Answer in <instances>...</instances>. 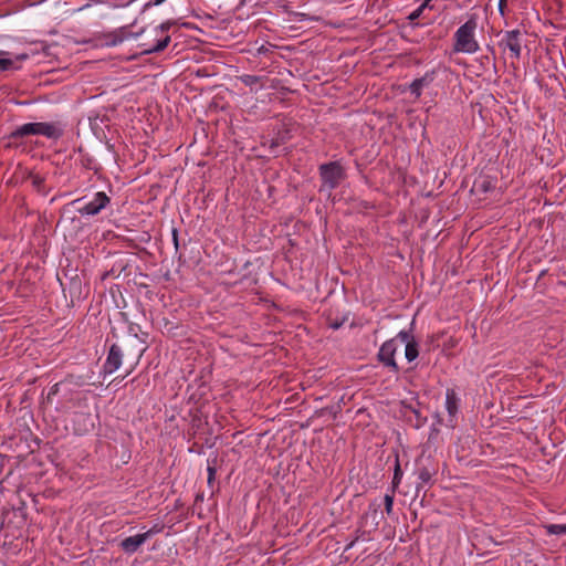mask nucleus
Returning <instances> with one entry per match:
<instances>
[{"label":"nucleus","mask_w":566,"mask_h":566,"mask_svg":"<svg viewBox=\"0 0 566 566\" xmlns=\"http://www.w3.org/2000/svg\"><path fill=\"white\" fill-rule=\"evenodd\" d=\"M478 28V19L471 15L459 29L454 32L453 51L467 54H474L480 50V44L475 39V31Z\"/></svg>","instance_id":"obj_1"},{"label":"nucleus","mask_w":566,"mask_h":566,"mask_svg":"<svg viewBox=\"0 0 566 566\" xmlns=\"http://www.w3.org/2000/svg\"><path fill=\"white\" fill-rule=\"evenodd\" d=\"M28 135H42L51 139H59L63 135V129L55 123L40 122L23 124L11 133L13 138Z\"/></svg>","instance_id":"obj_2"},{"label":"nucleus","mask_w":566,"mask_h":566,"mask_svg":"<svg viewBox=\"0 0 566 566\" xmlns=\"http://www.w3.org/2000/svg\"><path fill=\"white\" fill-rule=\"evenodd\" d=\"M322 180L321 190L332 191L345 179L346 172L339 161L322 164L318 168Z\"/></svg>","instance_id":"obj_3"},{"label":"nucleus","mask_w":566,"mask_h":566,"mask_svg":"<svg viewBox=\"0 0 566 566\" xmlns=\"http://www.w3.org/2000/svg\"><path fill=\"white\" fill-rule=\"evenodd\" d=\"M111 203V198L104 192L98 191L94 197L86 201L85 198H78L72 201V205L77 206L76 211L82 217H93L98 214Z\"/></svg>","instance_id":"obj_4"},{"label":"nucleus","mask_w":566,"mask_h":566,"mask_svg":"<svg viewBox=\"0 0 566 566\" xmlns=\"http://www.w3.org/2000/svg\"><path fill=\"white\" fill-rule=\"evenodd\" d=\"M172 25L171 22L167 21L153 29L154 42L143 43L144 54H154L164 51L170 43V35L168 30Z\"/></svg>","instance_id":"obj_5"},{"label":"nucleus","mask_w":566,"mask_h":566,"mask_svg":"<svg viewBox=\"0 0 566 566\" xmlns=\"http://www.w3.org/2000/svg\"><path fill=\"white\" fill-rule=\"evenodd\" d=\"M438 468L434 464L430 455H421L416 461V471L418 483L416 485L417 492L423 489L426 485L432 484V478L437 474Z\"/></svg>","instance_id":"obj_6"},{"label":"nucleus","mask_w":566,"mask_h":566,"mask_svg":"<svg viewBox=\"0 0 566 566\" xmlns=\"http://www.w3.org/2000/svg\"><path fill=\"white\" fill-rule=\"evenodd\" d=\"M163 530V526L159 524L154 525L151 528L147 530L144 533L136 534L133 536H128L124 538L119 543V547L125 554L133 555L135 554L142 545H144L150 537L154 535L160 533Z\"/></svg>","instance_id":"obj_7"},{"label":"nucleus","mask_w":566,"mask_h":566,"mask_svg":"<svg viewBox=\"0 0 566 566\" xmlns=\"http://www.w3.org/2000/svg\"><path fill=\"white\" fill-rule=\"evenodd\" d=\"M398 348L399 344L397 343V339H388L380 346L377 354L379 363L395 374L399 371L398 364L395 359Z\"/></svg>","instance_id":"obj_8"},{"label":"nucleus","mask_w":566,"mask_h":566,"mask_svg":"<svg viewBox=\"0 0 566 566\" xmlns=\"http://www.w3.org/2000/svg\"><path fill=\"white\" fill-rule=\"evenodd\" d=\"M523 34L520 30L506 31L500 42L501 46H504L511 52V56L518 60L522 53Z\"/></svg>","instance_id":"obj_9"},{"label":"nucleus","mask_w":566,"mask_h":566,"mask_svg":"<svg viewBox=\"0 0 566 566\" xmlns=\"http://www.w3.org/2000/svg\"><path fill=\"white\" fill-rule=\"evenodd\" d=\"M123 357V349L117 344H113L103 365L105 374L115 373L122 366Z\"/></svg>","instance_id":"obj_10"},{"label":"nucleus","mask_w":566,"mask_h":566,"mask_svg":"<svg viewBox=\"0 0 566 566\" xmlns=\"http://www.w3.org/2000/svg\"><path fill=\"white\" fill-rule=\"evenodd\" d=\"M436 78V72L428 71L421 77L415 78L409 85V92L416 97L419 98L422 94L423 88L431 85V83Z\"/></svg>","instance_id":"obj_11"},{"label":"nucleus","mask_w":566,"mask_h":566,"mask_svg":"<svg viewBox=\"0 0 566 566\" xmlns=\"http://www.w3.org/2000/svg\"><path fill=\"white\" fill-rule=\"evenodd\" d=\"M142 32L143 31L133 33L128 27L119 28L107 35V39H108L107 44L111 46H116V45L123 43L125 40H128L130 38H134V39L138 38Z\"/></svg>","instance_id":"obj_12"},{"label":"nucleus","mask_w":566,"mask_h":566,"mask_svg":"<svg viewBox=\"0 0 566 566\" xmlns=\"http://www.w3.org/2000/svg\"><path fill=\"white\" fill-rule=\"evenodd\" d=\"M419 355L418 344L416 340L405 345V357L408 361H413Z\"/></svg>","instance_id":"obj_13"},{"label":"nucleus","mask_w":566,"mask_h":566,"mask_svg":"<svg viewBox=\"0 0 566 566\" xmlns=\"http://www.w3.org/2000/svg\"><path fill=\"white\" fill-rule=\"evenodd\" d=\"M446 406H447V410L448 412L453 416L457 410H458V407H457V398H455V394L453 390H447V394H446Z\"/></svg>","instance_id":"obj_14"},{"label":"nucleus","mask_w":566,"mask_h":566,"mask_svg":"<svg viewBox=\"0 0 566 566\" xmlns=\"http://www.w3.org/2000/svg\"><path fill=\"white\" fill-rule=\"evenodd\" d=\"M239 80L241 81V83H243L245 86H254L255 84H259L261 83L262 81V77L261 76H256V75H251V74H243L239 77Z\"/></svg>","instance_id":"obj_15"},{"label":"nucleus","mask_w":566,"mask_h":566,"mask_svg":"<svg viewBox=\"0 0 566 566\" xmlns=\"http://www.w3.org/2000/svg\"><path fill=\"white\" fill-rule=\"evenodd\" d=\"M392 339H397V343L400 345V344H408V343H411L415 340L413 336L407 332V331H400L396 337H394Z\"/></svg>","instance_id":"obj_16"},{"label":"nucleus","mask_w":566,"mask_h":566,"mask_svg":"<svg viewBox=\"0 0 566 566\" xmlns=\"http://www.w3.org/2000/svg\"><path fill=\"white\" fill-rule=\"evenodd\" d=\"M546 531L552 535L566 534V524H549L546 526Z\"/></svg>","instance_id":"obj_17"},{"label":"nucleus","mask_w":566,"mask_h":566,"mask_svg":"<svg viewBox=\"0 0 566 566\" xmlns=\"http://www.w3.org/2000/svg\"><path fill=\"white\" fill-rule=\"evenodd\" d=\"M401 479H402V471L400 469V464H399V461L398 459L396 460V465H395V472H394V478H392V490L395 491L398 485L400 484L401 482Z\"/></svg>","instance_id":"obj_18"},{"label":"nucleus","mask_w":566,"mask_h":566,"mask_svg":"<svg viewBox=\"0 0 566 566\" xmlns=\"http://www.w3.org/2000/svg\"><path fill=\"white\" fill-rule=\"evenodd\" d=\"M394 497H395L394 490L390 493H386L384 496L385 510L388 515H390L392 513Z\"/></svg>","instance_id":"obj_19"},{"label":"nucleus","mask_w":566,"mask_h":566,"mask_svg":"<svg viewBox=\"0 0 566 566\" xmlns=\"http://www.w3.org/2000/svg\"><path fill=\"white\" fill-rule=\"evenodd\" d=\"M14 65V60L9 57H0V70L7 71L12 69Z\"/></svg>","instance_id":"obj_20"},{"label":"nucleus","mask_w":566,"mask_h":566,"mask_svg":"<svg viewBox=\"0 0 566 566\" xmlns=\"http://www.w3.org/2000/svg\"><path fill=\"white\" fill-rule=\"evenodd\" d=\"M474 187L476 189H481L483 191H488L492 186H491V181H488V180H481V181H476L474 184Z\"/></svg>","instance_id":"obj_21"},{"label":"nucleus","mask_w":566,"mask_h":566,"mask_svg":"<svg viewBox=\"0 0 566 566\" xmlns=\"http://www.w3.org/2000/svg\"><path fill=\"white\" fill-rule=\"evenodd\" d=\"M207 471H208V484L211 485L216 479L217 470L214 467L208 465Z\"/></svg>","instance_id":"obj_22"},{"label":"nucleus","mask_w":566,"mask_h":566,"mask_svg":"<svg viewBox=\"0 0 566 566\" xmlns=\"http://www.w3.org/2000/svg\"><path fill=\"white\" fill-rule=\"evenodd\" d=\"M270 50H271L270 45L261 44L259 48H256V55L258 56L265 55V54H268V52H270Z\"/></svg>","instance_id":"obj_23"},{"label":"nucleus","mask_w":566,"mask_h":566,"mask_svg":"<svg viewBox=\"0 0 566 566\" xmlns=\"http://www.w3.org/2000/svg\"><path fill=\"white\" fill-rule=\"evenodd\" d=\"M422 10H423V6L419 7L415 11H412L409 15V20L413 21V20L418 19L420 17Z\"/></svg>","instance_id":"obj_24"},{"label":"nucleus","mask_w":566,"mask_h":566,"mask_svg":"<svg viewBox=\"0 0 566 566\" xmlns=\"http://www.w3.org/2000/svg\"><path fill=\"white\" fill-rule=\"evenodd\" d=\"M505 6H506V0H499V11L502 15H504Z\"/></svg>","instance_id":"obj_25"},{"label":"nucleus","mask_w":566,"mask_h":566,"mask_svg":"<svg viewBox=\"0 0 566 566\" xmlns=\"http://www.w3.org/2000/svg\"><path fill=\"white\" fill-rule=\"evenodd\" d=\"M29 57L27 53H21L14 56L15 61H25Z\"/></svg>","instance_id":"obj_26"},{"label":"nucleus","mask_w":566,"mask_h":566,"mask_svg":"<svg viewBox=\"0 0 566 566\" xmlns=\"http://www.w3.org/2000/svg\"><path fill=\"white\" fill-rule=\"evenodd\" d=\"M343 325L342 322H333L329 324V326L333 328V329H338L340 326Z\"/></svg>","instance_id":"obj_27"},{"label":"nucleus","mask_w":566,"mask_h":566,"mask_svg":"<svg viewBox=\"0 0 566 566\" xmlns=\"http://www.w3.org/2000/svg\"><path fill=\"white\" fill-rule=\"evenodd\" d=\"M164 1H165V0H153V1H151V3H153L154 6H159V4H161Z\"/></svg>","instance_id":"obj_28"},{"label":"nucleus","mask_w":566,"mask_h":566,"mask_svg":"<svg viewBox=\"0 0 566 566\" xmlns=\"http://www.w3.org/2000/svg\"><path fill=\"white\" fill-rule=\"evenodd\" d=\"M174 241L176 243V245L178 244V240H177V232L176 230H174Z\"/></svg>","instance_id":"obj_29"},{"label":"nucleus","mask_w":566,"mask_h":566,"mask_svg":"<svg viewBox=\"0 0 566 566\" xmlns=\"http://www.w3.org/2000/svg\"><path fill=\"white\" fill-rule=\"evenodd\" d=\"M7 54H8L7 52H4V51H0V56H2V55H7Z\"/></svg>","instance_id":"obj_30"}]
</instances>
